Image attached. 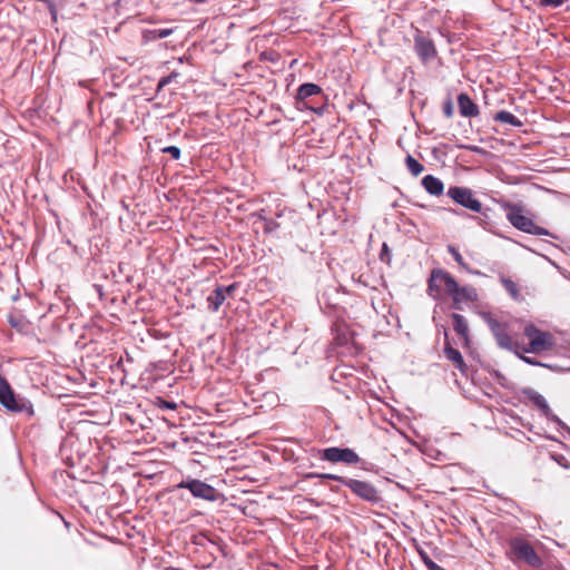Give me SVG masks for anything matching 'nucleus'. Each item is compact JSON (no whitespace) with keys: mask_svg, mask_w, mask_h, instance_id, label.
Listing matches in <instances>:
<instances>
[{"mask_svg":"<svg viewBox=\"0 0 570 570\" xmlns=\"http://www.w3.org/2000/svg\"><path fill=\"white\" fill-rule=\"evenodd\" d=\"M184 291L185 298L180 301V306L184 305L186 308H193L195 307L196 302L203 298V291L198 287V285L194 288L186 286Z\"/></svg>","mask_w":570,"mask_h":570,"instance_id":"412c9836","label":"nucleus"},{"mask_svg":"<svg viewBox=\"0 0 570 570\" xmlns=\"http://www.w3.org/2000/svg\"><path fill=\"white\" fill-rule=\"evenodd\" d=\"M505 554L514 564L523 562L532 568H540L542 566L540 556L522 537H512L509 539Z\"/></svg>","mask_w":570,"mask_h":570,"instance_id":"7ed1b4c3","label":"nucleus"},{"mask_svg":"<svg viewBox=\"0 0 570 570\" xmlns=\"http://www.w3.org/2000/svg\"><path fill=\"white\" fill-rule=\"evenodd\" d=\"M191 2H195V3H204L206 2L207 0H190Z\"/></svg>","mask_w":570,"mask_h":570,"instance_id":"ea45409f","label":"nucleus"},{"mask_svg":"<svg viewBox=\"0 0 570 570\" xmlns=\"http://www.w3.org/2000/svg\"><path fill=\"white\" fill-rule=\"evenodd\" d=\"M171 77L163 78L158 83V89H161L167 82H169Z\"/></svg>","mask_w":570,"mask_h":570,"instance_id":"58836bf2","label":"nucleus"},{"mask_svg":"<svg viewBox=\"0 0 570 570\" xmlns=\"http://www.w3.org/2000/svg\"><path fill=\"white\" fill-rule=\"evenodd\" d=\"M523 333L530 340L529 345L522 348L525 353H541L550 350L554 344L553 336L541 331L534 324L525 325Z\"/></svg>","mask_w":570,"mask_h":570,"instance_id":"423d86ee","label":"nucleus"},{"mask_svg":"<svg viewBox=\"0 0 570 570\" xmlns=\"http://www.w3.org/2000/svg\"><path fill=\"white\" fill-rule=\"evenodd\" d=\"M568 278L570 279V276Z\"/></svg>","mask_w":570,"mask_h":570,"instance_id":"c03bdc74","label":"nucleus"},{"mask_svg":"<svg viewBox=\"0 0 570 570\" xmlns=\"http://www.w3.org/2000/svg\"><path fill=\"white\" fill-rule=\"evenodd\" d=\"M8 322L11 327L17 328L18 331H23L27 326V321L22 317H16L13 315H9Z\"/></svg>","mask_w":570,"mask_h":570,"instance_id":"cd10ccee","label":"nucleus"},{"mask_svg":"<svg viewBox=\"0 0 570 570\" xmlns=\"http://www.w3.org/2000/svg\"><path fill=\"white\" fill-rule=\"evenodd\" d=\"M501 284L512 298L518 299L520 296L519 287L515 282L508 277H501Z\"/></svg>","mask_w":570,"mask_h":570,"instance_id":"393cba45","label":"nucleus"},{"mask_svg":"<svg viewBox=\"0 0 570 570\" xmlns=\"http://www.w3.org/2000/svg\"><path fill=\"white\" fill-rule=\"evenodd\" d=\"M314 478L324 479V480H331V481H337V482H340L342 484H344L345 480H346L345 476L337 475V474H332V473H315V472H311V473L306 474V479H314Z\"/></svg>","mask_w":570,"mask_h":570,"instance_id":"a878e982","label":"nucleus"},{"mask_svg":"<svg viewBox=\"0 0 570 570\" xmlns=\"http://www.w3.org/2000/svg\"><path fill=\"white\" fill-rule=\"evenodd\" d=\"M443 352H444L445 357L449 361H451L459 371H461L462 373L465 372L466 364L463 360V356L459 350L454 348L451 345L446 331H445V343H444Z\"/></svg>","mask_w":570,"mask_h":570,"instance_id":"a211bd4d","label":"nucleus"},{"mask_svg":"<svg viewBox=\"0 0 570 570\" xmlns=\"http://www.w3.org/2000/svg\"><path fill=\"white\" fill-rule=\"evenodd\" d=\"M205 445L202 442L190 441L184 438L180 442V455L184 458L185 472L183 474H191L194 478L200 476L205 470V461L208 459L203 451Z\"/></svg>","mask_w":570,"mask_h":570,"instance_id":"f257e3e1","label":"nucleus"},{"mask_svg":"<svg viewBox=\"0 0 570 570\" xmlns=\"http://www.w3.org/2000/svg\"><path fill=\"white\" fill-rule=\"evenodd\" d=\"M422 186L432 196H440L444 191L443 181L433 175L424 176L422 179Z\"/></svg>","mask_w":570,"mask_h":570,"instance_id":"aec40b11","label":"nucleus"},{"mask_svg":"<svg viewBox=\"0 0 570 570\" xmlns=\"http://www.w3.org/2000/svg\"><path fill=\"white\" fill-rule=\"evenodd\" d=\"M446 281V295L452 298V307L462 309V303H474L478 301V292L473 286H460L453 276L442 274Z\"/></svg>","mask_w":570,"mask_h":570,"instance_id":"39448f33","label":"nucleus"},{"mask_svg":"<svg viewBox=\"0 0 570 570\" xmlns=\"http://www.w3.org/2000/svg\"><path fill=\"white\" fill-rule=\"evenodd\" d=\"M158 404H159V407H161V409H170V410H176L177 409L176 403L168 402V401H165V400H159Z\"/></svg>","mask_w":570,"mask_h":570,"instance_id":"e433bc0d","label":"nucleus"},{"mask_svg":"<svg viewBox=\"0 0 570 570\" xmlns=\"http://www.w3.org/2000/svg\"><path fill=\"white\" fill-rule=\"evenodd\" d=\"M185 499V493H180V500Z\"/></svg>","mask_w":570,"mask_h":570,"instance_id":"37998d69","label":"nucleus"},{"mask_svg":"<svg viewBox=\"0 0 570 570\" xmlns=\"http://www.w3.org/2000/svg\"><path fill=\"white\" fill-rule=\"evenodd\" d=\"M503 208L507 210L508 222L518 230L530 235L557 238L550 230L537 225L531 217L524 215V210L520 205L505 203Z\"/></svg>","mask_w":570,"mask_h":570,"instance_id":"f03ea898","label":"nucleus"},{"mask_svg":"<svg viewBox=\"0 0 570 570\" xmlns=\"http://www.w3.org/2000/svg\"><path fill=\"white\" fill-rule=\"evenodd\" d=\"M0 404L10 412L31 410L30 404H27L21 399H17L9 382L2 375H0Z\"/></svg>","mask_w":570,"mask_h":570,"instance_id":"f8f14e48","label":"nucleus"},{"mask_svg":"<svg viewBox=\"0 0 570 570\" xmlns=\"http://www.w3.org/2000/svg\"><path fill=\"white\" fill-rule=\"evenodd\" d=\"M519 348H517L515 351H512L513 353H515L524 363L529 364V365H542L538 360L533 358V357H528V356H524V355H521L518 351Z\"/></svg>","mask_w":570,"mask_h":570,"instance_id":"72a5a7b5","label":"nucleus"},{"mask_svg":"<svg viewBox=\"0 0 570 570\" xmlns=\"http://www.w3.org/2000/svg\"><path fill=\"white\" fill-rule=\"evenodd\" d=\"M482 320L489 326L492 335L494 336L497 344L504 350L515 351L519 348V344L513 342L507 331V324L499 322L491 313L482 312Z\"/></svg>","mask_w":570,"mask_h":570,"instance_id":"0eeeda50","label":"nucleus"},{"mask_svg":"<svg viewBox=\"0 0 570 570\" xmlns=\"http://www.w3.org/2000/svg\"><path fill=\"white\" fill-rule=\"evenodd\" d=\"M443 114L446 118H451L453 116V104L450 99L443 104Z\"/></svg>","mask_w":570,"mask_h":570,"instance_id":"f704fd0d","label":"nucleus"},{"mask_svg":"<svg viewBox=\"0 0 570 570\" xmlns=\"http://www.w3.org/2000/svg\"><path fill=\"white\" fill-rule=\"evenodd\" d=\"M414 51L423 63H426L438 56V50L432 39L416 30L414 36Z\"/></svg>","mask_w":570,"mask_h":570,"instance_id":"4468645a","label":"nucleus"},{"mask_svg":"<svg viewBox=\"0 0 570 570\" xmlns=\"http://www.w3.org/2000/svg\"><path fill=\"white\" fill-rule=\"evenodd\" d=\"M321 460L331 463H343L346 465H356L361 462L360 455L350 448L331 446L321 450Z\"/></svg>","mask_w":570,"mask_h":570,"instance_id":"9d476101","label":"nucleus"},{"mask_svg":"<svg viewBox=\"0 0 570 570\" xmlns=\"http://www.w3.org/2000/svg\"><path fill=\"white\" fill-rule=\"evenodd\" d=\"M263 223H264V232L266 234H271L274 230H276L277 228H279V224L275 219L263 218Z\"/></svg>","mask_w":570,"mask_h":570,"instance_id":"c85d7f7f","label":"nucleus"},{"mask_svg":"<svg viewBox=\"0 0 570 570\" xmlns=\"http://www.w3.org/2000/svg\"><path fill=\"white\" fill-rule=\"evenodd\" d=\"M237 289L238 283H233L227 286L217 285L212 294H209L206 298L209 311L217 312L226 301L235 297Z\"/></svg>","mask_w":570,"mask_h":570,"instance_id":"ddd939ff","label":"nucleus"},{"mask_svg":"<svg viewBox=\"0 0 570 570\" xmlns=\"http://www.w3.org/2000/svg\"><path fill=\"white\" fill-rule=\"evenodd\" d=\"M336 332L335 342L337 345H345L348 342L347 327L345 324L335 323L332 327Z\"/></svg>","mask_w":570,"mask_h":570,"instance_id":"5701e85b","label":"nucleus"},{"mask_svg":"<svg viewBox=\"0 0 570 570\" xmlns=\"http://www.w3.org/2000/svg\"><path fill=\"white\" fill-rule=\"evenodd\" d=\"M567 0H538L539 7H551V8H559L561 7Z\"/></svg>","mask_w":570,"mask_h":570,"instance_id":"c756f323","label":"nucleus"},{"mask_svg":"<svg viewBox=\"0 0 570 570\" xmlns=\"http://www.w3.org/2000/svg\"><path fill=\"white\" fill-rule=\"evenodd\" d=\"M170 33H171L170 29H156V30H154V37L155 38H165V37H167Z\"/></svg>","mask_w":570,"mask_h":570,"instance_id":"c9c22d12","label":"nucleus"},{"mask_svg":"<svg viewBox=\"0 0 570 570\" xmlns=\"http://www.w3.org/2000/svg\"><path fill=\"white\" fill-rule=\"evenodd\" d=\"M454 214L456 215H462V213L458 212V210H452Z\"/></svg>","mask_w":570,"mask_h":570,"instance_id":"79ce46f5","label":"nucleus"},{"mask_svg":"<svg viewBox=\"0 0 570 570\" xmlns=\"http://www.w3.org/2000/svg\"><path fill=\"white\" fill-rule=\"evenodd\" d=\"M441 274L452 276L443 268H433L428 278L426 293L434 299H439L442 294H446V281Z\"/></svg>","mask_w":570,"mask_h":570,"instance_id":"2eb2a0df","label":"nucleus"},{"mask_svg":"<svg viewBox=\"0 0 570 570\" xmlns=\"http://www.w3.org/2000/svg\"><path fill=\"white\" fill-rule=\"evenodd\" d=\"M380 259L382 262L387 263V264L391 262V253H390V249H389V247H387V245L385 243L382 246V249H381V253H380Z\"/></svg>","mask_w":570,"mask_h":570,"instance_id":"473e14b6","label":"nucleus"},{"mask_svg":"<svg viewBox=\"0 0 570 570\" xmlns=\"http://www.w3.org/2000/svg\"><path fill=\"white\" fill-rule=\"evenodd\" d=\"M187 537H188L189 539H193V543H194V544H200V541H203V540L205 539L204 537H199V538H198L197 535H195V534H193V533H189V535H188V533H187L186 531H184V540H185V542H187ZM188 548H189V546H188V543H186V544H185V547H184V549H185V550H188Z\"/></svg>","mask_w":570,"mask_h":570,"instance_id":"2f4dec72","label":"nucleus"},{"mask_svg":"<svg viewBox=\"0 0 570 570\" xmlns=\"http://www.w3.org/2000/svg\"><path fill=\"white\" fill-rule=\"evenodd\" d=\"M180 490L187 491L193 498L209 502L218 501L223 494L213 485L194 478L191 474H183Z\"/></svg>","mask_w":570,"mask_h":570,"instance_id":"20e7f679","label":"nucleus"},{"mask_svg":"<svg viewBox=\"0 0 570 570\" xmlns=\"http://www.w3.org/2000/svg\"><path fill=\"white\" fill-rule=\"evenodd\" d=\"M344 485L368 503L377 504L382 501L380 491L371 482L346 478Z\"/></svg>","mask_w":570,"mask_h":570,"instance_id":"9b49d317","label":"nucleus"},{"mask_svg":"<svg viewBox=\"0 0 570 570\" xmlns=\"http://www.w3.org/2000/svg\"><path fill=\"white\" fill-rule=\"evenodd\" d=\"M422 560L429 570H438L441 566L434 562L426 553L421 552Z\"/></svg>","mask_w":570,"mask_h":570,"instance_id":"7c9ffc66","label":"nucleus"},{"mask_svg":"<svg viewBox=\"0 0 570 570\" xmlns=\"http://www.w3.org/2000/svg\"><path fill=\"white\" fill-rule=\"evenodd\" d=\"M493 120L503 122V124H508V125H510L512 127H517V128L523 126V122L519 118H517L513 114H511L510 111H507V110L498 111L493 116Z\"/></svg>","mask_w":570,"mask_h":570,"instance_id":"4be33fe9","label":"nucleus"},{"mask_svg":"<svg viewBox=\"0 0 570 570\" xmlns=\"http://www.w3.org/2000/svg\"><path fill=\"white\" fill-rule=\"evenodd\" d=\"M314 97H323V90L318 85L313 82L301 85L296 94V104L298 108L309 109L318 115L323 114L325 104L322 102L321 105H317L309 101V99Z\"/></svg>","mask_w":570,"mask_h":570,"instance_id":"6e6552de","label":"nucleus"},{"mask_svg":"<svg viewBox=\"0 0 570 570\" xmlns=\"http://www.w3.org/2000/svg\"><path fill=\"white\" fill-rule=\"evenodd\" d=\"M257 217L263 222V218H266L262 213L257 215Z\"/></svg>","mask_w":570,"mask_h":570,"instance_id":"a19ab883","label":"nucleus"},{"mask_svg":"<svg viewBox=\"0 0 570 570\" xmlns=\"http://www.w3.org/2000/svg\"><path fill=\"white\" fill-rule=\"evenodd\" d=\"M448 252L452 255L453 259L464 269L471 272L468 265L465 264L462 255L458 250V248L453 245H448Z\"/></svg>","mask_w":570,"mask_h":570,"instance_id":"bb28decb","label":"nucleus"},{"mask_svg":"<svg viewBox=\"0 0 570 570\" xmlns=\"http://www.w3.org/2000/svg\"><path fill=\"white\" fill-rule=\"evenodd\" d=\"M522 394L528 399L530 400L531 402H533V404L540 409L543 413V415L558 423V424H562V421L556 415L552 413L550 406L548 405L546 399L540 394L538 393L537 391H534L533 389L531 387H527V389H523L522 390Z\"/></svg>","mask_w":570,"mask_h":570,"instance_id":"dca6fc26","label":"nucleus"},{"mask_svg":"<svg viewBox=\"0 0 570 570\" xmlns=\"http://www.w3.org/2000/svg\"><path fill=\"white\" fill-rule=\"evenodd\" d=\"M446 195L458 205L474 212H482V203L475 197L472 189L461 186L449 187Z\"/></svg>","mask_w":570,"mask_h":570,"instance_id":"1a4fd4ad","label":"nucleus"},{"mask_svg":"<svg viewBox=\"0 0 570 570\" xmlns=\"http://www.w3.org/2000/svg\"><path fill=\"white\" fill-rule=\"evenodd\" d=\"M405 165L413 176H419L424 170V166L411 155L406 156Z\"/></svg>","mask_w":570,"mask_h":570,"instance_id":"b1692460","label":"nucleus"},{"mask_svg":"<svg viewBox=\"0 0 570 570\" xmlns=\"http://www.w3.org/2000/svg\"><path fill=\"white\" fill-rule=\"evenodd\" d=\"M459 111L462 117H476L480 111L478 105L465 92L458 96Z\"/></svg>","mask_w":570,"mask_h":570,"instance_id":"6ab92c4d","label":"nucleus"},{"mask_svg":"<svg viewBox=\"0 0 570 570\" xmlns=\"http://www.w3.org/2000/svg\"><path fill=\"white\" fill-rule=\"evenodd\" d=\"M453 330L462 338L463 347L471 346L470 328L466 318L458 313L451 315Z\"/></svg>","mask_w":570,"mask_h":570,"instance_id":"f3484780","label":"nucleus"},{"mask_svg":"<svg viewBox=\"0 0 570 570\" xmlns=\"http://www.w3.org/2000/svg\"><path fill=\"white\" fill-rule=\"evenodd\" d=\"M164 153H169L174 159H178V147L169 146L163 149Z\"/></svg>","mask_w":570,"mask_h":570,"instance_id":"4c0bfd02","label":"nucleus"}]
</instances>
